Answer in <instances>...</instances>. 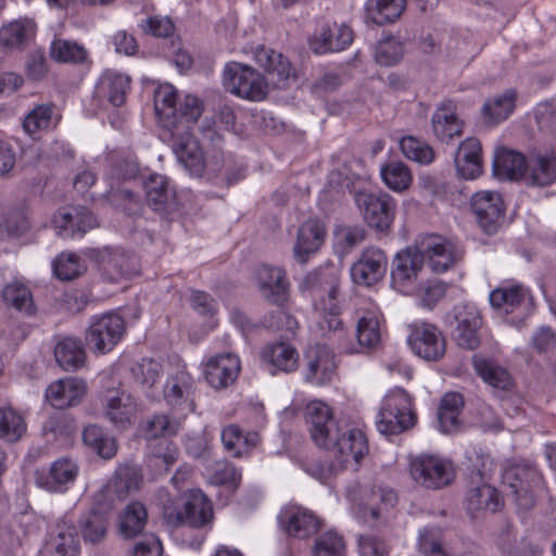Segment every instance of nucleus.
Returning <instances> with one entry per match:
<instances>
[{
    "label": "nucleus",
    "instance_id": "4",
    "mask_svg": "<svg viewBox=\"0 0 556 556\" xmlns=\"http://www.w3.org/2000/svg\"><path fill=\"white\" fill-rule=\"evenodd\" d=\"M141 481L142 476L136 465L118 466L109 482L93 494V502L100 510L110 511L131 492L137 491Z\"/></svg>",
    "mask_w": 556,
    "mask_h": 556
},
{
    "label": "nucleus",
    "instance_id": "21",
    "mask_svg": "<svg viewBox=\"0 0 556 556\" xmlns=\"http://www.w3.org/2000/svg\"><path fill=\"white\" fill-rule=\"evenodd\" d=\"M193 393L194 380L185 370H178L175 375L169 376L163 388L166 403L185 414L192 413L195 409Z\"/></svg>",
    "mask_w": 556,
    "mask_h": 556
},
{
    "label": "nucleus",
    "instance_id": "58",
    "mask_svg": "<svg viewBox=\"0 0 556 556\" xmlns=\"http://www.w3.org/2000/svg\"><path fill=\"white\" fill-rule=\"evenodd\" d=\"M34 24L29 21H15L0 29V43L7 48L21 47L33 34Z\"/></svg>",
    "mask_w": 556,
    "mask_h": 556
},
{
    "label": "nucleus",
    "instance_id": "41",
    "mask_svg": "<svg viewBox=\"0 0 556 556\" xmlns=\"http://www.w3.org/2000/svg\"><path fill=\"white\" fill-rule=\"evenodd\" d=\"M424 265L422 255L418 249H407L399 252L393 261L391 277L394 285L405 287L416 279Z\"/></svg>",
    "mask_w": 556,
    "mask_h": 556
},
{
    "label": "nucleus",
    "instance_id": "46",
    "mask_svg": "<svg viewBox=\"0 0 556 556\" xmlns=\"http://www.w3.org/2000/svg\"><path fill=\"white\" fill-rule=\"evenodd\" d=\"M472 361L477 374L489 386L500 390H508L513 386L509 372L494 361L480 355H475Z\"/></svg>",
    "mask_w": 556,
    "mask_h": 556
},
{
    "label": "nucleus",
    "instance_id": "63",
    "mask_svg": "<svg viewBox=\"0 0 556 556\" xmlns=\"http://www.w3.org/2000/svg\"><path fill=\"white\" fill-rule=\"evenodd\" d=\"M202 103L194 96H186L178 110L177 128L173 131H189V123H195L202 114Z\"/></svg>",
    "mask_w": 556,
    "mask_h": 556
},
{
    "label": "nucleus",
    "instance_id": "42",
    "mask_svg": "<svg viewBox=\"0 0 556 556\" xmlns=\"http://www.w3.org/2000/svg\"><path fill=\"white\" fill-rule=\"evenodd\" d=\"M106 513L100 510L93 503V507L79 517L78 526L85 544L94 546L105 540L109 528V522L104 517Z\"/></svg>",
    "mask_w": 556,
    "mask_h": 556
},
{
    "label": "nucleus",
    "instance_id": "62",
    "mask_svg": "<svg viewBox=\"0 0 556 556\" xmlns=\"http://www.w3.org/2000/svg\"><path fill=\"white\" fill-rule=\"evenodd\" d=\"M135 380L143 388L150 389L162 374V365L153 358H142L131 368Z\"/></svg>",
    "mask_w": 556,
    "mask_h": 556
},
{
    "label": "nucleus",
    "instance_id": "52",
    "mask_svg": "<svg viewBox=\"0 0 556 556\" xmlns=\"http://www.w3.org/2000/svg\"><path fill=\"white\" fill-rule=\"evenodd\" d=\"M380 175L386 186L395 192L407 190L413 182L410 169L399 161H392L381 166Z\"/></svg>",
    "mask_w": 556,
    "mask_h": 556
},
{
    "label": "nucleus",
    "instance_id": "20",
    "mask_svg": "<svg viewBox=\"0 0 556 556\" xmlns=\"http://www.w3.org/2000/svg\"><path fill=\"white\" fill-rule=\"evenodd\" d=\"M52 226L62 238L83 237L97 226V219L86 207H66L53 215Z\"/></svg>",
    "mask_w": 556,
    "mask_h": 556
},
{
    "label": "nucleus",
    "instance_id": "61",
    "mask_svg": "<svg viewBox=\"0 0 556 556\" xmlns=\"http://www.w3.org/2000/svg\"><path fill=\"white\" fill-rule=\"evenodd\" d=\"M179 421L172 420L165 414H154L143 427V434L148 440L173 435L178 432Z\"/></svg>",
    "mask_w": 556,
    "mask_h": 556
},
{
    "label": "nucleus",
    "instance_id": "59",
    "mask_svg": "<svg viewBox=\"0 0 556 556\" xmlns=\"http://www.w3.org/2000/svg\"><path fill=\"white\" fill-rule=\"evenodd\" d=\"M87 269L85 262L75 253H61L53 262V271L61 280H72Z\"/></svg>",
    "mask_w": 556,
    "mask_h": 556
},
{
    "label": "nucleus",
    "instance_id": "22",
    "mask_svg": "<svg viewBox=\"0 0 556 556\" xmlns=\"http://www.w3.org/2000/svg\"><path fill=\"white\" fill-rule=\"evenodd\" d=\"M427 262L429 268L434 273H444L457 261L454 245L445 238L431 235L425 238L417 248Z\"/></svg>",
    "mask_w": 556,
    "mask_h": 556
},
{
    "label": "nucleus",
    "instance_id": "14",
    "mask_svg": "<svg viewBox=\"0 0 556 556\" xmlns=\"http://www.w3.org/2000/svg\"><path fill=\"white\" fill-rule=\"evenodd\" d=\"M470 205L481 229L489 235L495 233L505 215L502 194L492 190L477 191Z\"/></svg>",
    "mask_w": 556,
    "mask_h": 556
},
{
    "label": "nucleus",
    "instance_id": "34",
    "mask_svg": "<svg viewBox=\"0 0 556 556\" xmlns=\"http://www.w3.org/2000/svg\"><path fill=\"white\" fill-rule=\"evenodd\" d=\"M261 359L266 368L275 375L276 371L292 372L299 366V353L289 343L268 344L261 352Z\"/></svg>",
    "mask_w": 556,
    "mask_h": 556
},
{
    "label": "nucleus",
    "instance_id": "36",
    "mask_svg": "<svg viewBox=\"0 0 556 556\" xmlns=\"http://www.w3.org/2000/svg\"><path fill=\"white\" fill-rule=\"evenodd\" d=\"M154 110L161 126L168 130L177 128L178 109L177 91L170 84H163L153 93Z\"/></svg>",
    "mask_w": 556,
    "mask_h": 556
},
{
    "label": "nucleus",
    "instance_id": "55",
    "mask_svg": "<svg viewBox=\"0 0 556 556\" xmlns=\"http://www.w3.org/2000/svg\"><path fill=\"white\" fill-rule=\"evenodd\" d=\"M51 58L59 63H83L87 58L86 49L71 40L54 39L50 47Z\"/></svg>",
    "mask_w": 556,
    "mask_h": 556
},
{
    "label": "nucleus",
    "instance_id": "37",
    "mask_svg": "<svg viewBox=\"0 0 556 556\" xmlns=\"http://www.w3.org/2000/svg\"><path fill=\"white\" fill-rule=\"evenodd\" d=\"M254 58L275 86H283L290 77L291 64L281 53L270 48L260 47L255 50Z\"/></svg>",
    "mask_w": 556,
    "mask_h": 556
},
{
    "label": "nucleus",
    "instance_id": "25",
    "mask_svg": "<svg viewBox=\"0 0 556 556\" xmlns=\"http://www.w3.org/2000/svg\"><path fill=\"white\" fill-rule=\"evenodd\" d=\"M353 37V30L345 24H326L315 33L309 47L316 54L339 52L352 43Z\"/></svg>",
    "mask_w": 556,
    "mask_h": 556
},
{
    "label": "nucleus",
    "instance_id": "7",
    "mask_svg": "<svg viewBox=\"0 0 556 556\" xmlns=\"http://www.w3.org/2000/svg\"><path fill=\"white\" fill-rule=\"evenodd\" d=\"M355 203L367 225L379 231L389 229L395 217L396 202L384 191H357Z\"/></svg>",
    "mask_w": 556,
    "mask_h": 556
},
{
    "label": "nucleus",
    "instance_id": "11",
    "mask_svg": "<svg viewBox=\"0 0 556 556\" xmlns=\"http://www.w3.org/2000/svg\"><path fill=\"white\" fill-rule=\"evenodd\" d=\"M91 256L96 258L102 278L109 282H119L139 273L136 255L118 248L92 250Z\"/></svg>",
    "mask_w": 556,
    "mask_h": 556
},
{
    "label": "nucleus",
    "instance_id": "9",
    "mask_svg": "<svg viewBox=\"0 0 556 556\" xmlns=\"http://www.w3.org/2000/svg\"><path fill=\"white\" fill-rule=\"evenodd\" d=\"M304 418L312 441L320 448L329 450L340 432L331 407L323 401H311L304 410Z\"/></svg>",
    "mask_w": 556,
    "mask_h": 556
},
{
    "label": "nucleus",
    "instance_id": "35",
    "mask_svg": "<svg viewBox=\"0 0 556 556\" xmlns=\"http://www.w3.org/2000/svg\"><path fill=\"white\" fill-rule=\"evenodd\" d=\"M490 303L500 313L508 315L523 308L530 301V291L522 285L501 286L490 293Z\"/></svg>",
    "mask_w": 556,
    "mask_h": 556
},
{
    "label": "nucleus",
    "instance_id": "49",
    "mask_svg": "<svg viewBox=\"0 0 556 556\" xmlns=\"http://www.w3.org/2000/svg\"><path fill=\"white\" fill-rule=\"evenodd\" d=\"M467 505L470 511L489 510L495 513L502 505L498 492L488 483L471 488L467 493Z\"/></svg>",
    "mask_w": 556,
    "mask_h": 556
},
{
    "label": "nucleus",
    "instance_id": "32",
    "mask_svg": "<svg viewBox=\"0 0 556 556\" xmlns=\"http://www.w3.org/2000/svg\"><path fill=\"white\" fill-rule=\"evenodd\" d=\"M325 237L326 229L320 220L311 218L302 224L293 249L295 260L300 263H306L309 255L319 250Z\"/></svg>",
    "mask_w": 556,
    "mask_h": 556
},
{
    "label": "nucleus",
    "instance_id": "33",
    "mask_svg": "<svg viewBox=\"0 0 556 556\" xmlns=\"http://www.w3.org/2000/svg\"><path fill=\"white\" fill-rule=\"evenodd\" d=\"M457 174L464 179H476L483 172L482 147L477 138H467L455 155Z\"/></svg>",
    "mask_w": 556,
    "mask_h": 556
},
{
    "label": "nucleus",
    "instance_id": "8",
    "mask_svg": "<svg viewBox=\"0 0 556 556\" xmlns=\"http://www.w3.org/2000/svg\"><path fill=\"white\" fill-rule=\"evenodd\" d=\"M125 331V320L116 313L93 316L86 332V342L97 354H105L119 342Z\"/></svg>",
    "mask_w": 556,
    "mask_h": 556
},
{
    "label": "nucleus",
    "instance_id": "12",
    "mask_svg": "<svg viewBox=\"0 0 556 556\" xmlns=\"http://www.w3.org/2000/svg\"><path fill=\"white\" fill-rule=\"evenodd\" d=\"M337 372L336 355L327 345H309L304 353L302 376L306 383L324 387L333 381Z\"/></svg>",
    "mask_w": 556,
    "mask_h": 556
},
{
    "label": "nucleus",
    "instance_id": "24",
    "mask_svg": "<svg viewBox=\"0 0 556 556\" xmlns=\"http://www.w3.org/2000/svg\"><path fill=\"white\" fill-rule=\"evenodd\" d=\"M173 525H187L193 528H202L213 519V507L208 498L200 490L189 491L184 504V509L178 511L175 519L167 516Z\"/></svg>",
    "mask_w": 556,
    "mask_h": 556
},
{
    "label": "nucleus",
    "instance_id": "5",
    "mask_svg": "<svg viewBox=\"0 0 556 556\" xmlns=\"http://www.w3.org/2000/svg\"><path fill=\"white\" fill-rule=\"evenodd\" d=\"M502 482L514 497L516 505L523 510L535 504V492L542 485V477L535 467L529 464H516L502 473Z\"/></svg>",
    "mask_w": 556,
    "mask_h": 556
},
{
    "label": "nucleus",
    "instance_id": "47",
    "mask_svg": "<svg viewBox=\"0 0 556 556\" xmlns=\"http://www.w3.org/2000/svg\"><path fill=\"white\" fill-rule=\"evenodd\" d=\"M83 441L86 446L104 459L113 458L118 448L116 440L96 425H89L84 429Z\"/></svg>",
    "mask_w": 556,
    "mask_h": 556
},
{
    "label": "nucleus",
    "instance_id": "27",
    "mask_svg": "<svg viewBox=\"0 0 556 556\" xmlns=\"http://www.w3.org/2000/svg\"><path fill=\"white\" fill-rule=\"evenodd\" d=\"M431 127L435 138L448 143L463 135L464 123L457 116L456 104L451 100L443 101L433 112Z\"/></svg>",
    "mask_w": 556,
    "mask_h": 556
},
{
    "label": "nucleus",
    "instance_id": "48",
    "mask_svg": "<svg viewBox=\"0 0 556 556\" xmlns=\"http://www.w3.org/2000/svg\"><path fill=\"white\" fill-rule=\"evenodd\" d=\"M517 92L507 89L503 93L489 99L482 108V114L490 124H498L505 121L515 109Z\"/></svg>",
    "mask_w": 556,
    "mask_h": 556
},
{
    "label": "nucleus",
    "instance_id": "19",
    "mask_svg": "<svg viewBox=\"0 0 556 556\" xmlns=\"http://www.w3.org/2000/svg\"><path fill=\"white\" fill-rule=\"evenodd\" d=\"M256 281L261 295L267 302L282 306L288 301L290 283L282 268L262 264L256 269Z\"/></svg>",
    "mask_w": 556,
    "mask_h": 556
},
{
    "label": "nucleus",
    "instance_id": "28",
    "mask_svg": "<svg viewBox=\"0 0 556 556\" xmlns=\"http://www.w3.org/2000/svg\"><path fill=\"white\" fill-rule=\"evenodd\" d=\"M86 393V383L78 378H64L52 382L46 390V400L55 408L64 409L78 404Z\"/></svg>",
    "mask_w": 556,
    "mask_h": 556
},
{
    "label": "nucleus",
    "instance_id": "26",
    "mask_svg": "<svg viewBox=\"0 0 556 556\" xmlns=\"http://www.w3.org/2000/svg\"><path fill=\"white\" fill-rule=\"evenodd\" d=\"M80 544L72 520L62 519L50 534L45 556H79Z\"/></svg>",
    "mask_w": 556,
    "mask_h": 556
},
{
    "label": "nucleus",
    "instance_id": "6",
    "mask_svg": "<svg viewBox=\"0 0 556 556\" xmlns=\"http://www.w3.org/2000/svg\"><path fill=\"white\" fill-rule=\"evenodd\" d=\"M397 501L396 492L389 485L372 484L363 491L361 502L353 506V513L359 522L374 527L387 519Z\"/></svg>",
    "mask_w": 556,
    "mask_h": 556
},
{
    "label": "nucleus",
    "instance_id": "30",
    "mask_svg": "<svg viewBox=\"0 0 556 556\" xmlns=\"http://www.w3.org/2000/svg\"><path fill=\"white\" fill-rule=\"evenodd\" d=\"M147 204L155 212L169 213L176 208V195L166 176L152 174L143 181Z\"/></svg>",
    "mask_w": 556,
    "mask_h": 556
},
{
    "label": "nucleus",
    "instance_id": "31",
    "mask_svg": "<svg viewBox=\"0 0 556 556\" xmlns=\"http://www.w3.org/2000/svg\"><path fill=\"white\" fill-rule=\"evenodd\" d=\"M280 522L285 532L293 538L304 539L317 532L319 521L316 516L300 506H289L281 510Z\"/></svg>",
    "mask_w": 556,
    "mask_h": 556
},
{
    "label": "nucleus",
    "instance_id": "56",
    "mask_svg": "<svg viewBox=\"0 0 556 556\" xmlns=\"http://www.w3.org/2000/svg\"><path fill=\"white\" fill-rule=\"evenodd\" d=\"M26 431V422L21 414L11 407L0 408V438L15 442Z\"/></svg>",
    "mask_w": 556,
    "mask_h": 556
},
{
    "label": "nucleus",
    "instance_id": "43",
    "mask_svg": "<svg viewBox=\"0 0 556 556\" xmlns=\"http://www.w3.org/2000/svg\"><path fill=\"white\" fill-rule=\"evenodd\" d=\"M556 180V160L547 154L531 155L528 160L525 181L529 186L545 187Z\"/></svg>",
    "mask_w": 556,
    "mask_h": 556
},
{
    "label": "nucleus",
    "instance_id": "51",
    "mask_svg": "<svg viewBox=\"0 0 556 556\" xmlns=\"http://www.w3.org/2000/svg\"><path fill=\"white\" fill-rule=\"evenodd\" d=\"M2 298L7 305L31 316L36 312L29 288L18 281L8 283L2 290Z\"/></svg>",
    "mask_w": 556,
    "mask_h": 556
},
{
    "label": "nucleus",
    "instance_id": "15",
    "mask_svg": "<svg viewBox=\"0 0 556 556\" xmlns=\"http://www.w3.org/2000/svg\"><path fill=\"white\" fill-rule=\"evenodd\" d=\"M408 344L416 355L427 361H438L445 353V341L441 331L428 323L412 326Z\"/></svg>",
    "mask_w": 556,
    "mask_h": 556
},
{
    "label": "nucleus",
    "instance_id": "50",
    "mask_svg": "<svg viewBox=\"0 0 556 556\" xmlns=\"http://www.w3.org/2000/svg\"><path fill=\"white\" fill-rule=\"evenodd\" d=\"M319 281V277L317 274L308 275L305 279V283L309 285L312 295L314 298H319L320 303L319 307L324 312L329 313V318L327 319L328 327L330 329L337 330L342 321L338 317V305H337V286L332 283L327 291V299H324L321 295V290L316 283Z\"/></svg>",
    "mask_w": 556,
    "mask_h": 556
},
{
    "label": "nucleus",
    "instance_id": "40",
    "mask_svg": "<svg viewBox=\"0 0 556 556\" xmlns=\"http://www.w3.org/2000/svg\"><path fill=\"white\" fill-rule=\"evenodd\" d=\"M129 89L130 77L113 70L105 71L97 86L98 93L114 106H121L125 103Z\"/></svg>",
    "mask_w": 556,
    "mask_h": 556
},
{
    "label": "nucleus",
    "instance_id": "45",
    "mask_svg": "<svg viewBox=\"0 0 556 556\" xmlns=\"http://www.w3.org/2000/svg\"><path fill=\"white\" fill-rule=\"evenodd\" d=\"M527 164L528 160L521 153L513 150H503L496 155L493 168L495 175L500 178L509 180L522 178L525 180Z\"/></svg>",
    "mask_w": 556,
    "mask_h": 556
},
{
    "label": "nucleus",
    "instance_id": "38",
    "mask_svg": "<svg viewBox=\"0 0 556 556\" xmlns=\"http://www.w3.org/2000/svg\"><path fill=\"white\" fill-rule=\"evenodd\" d=\"M356 339L358 349L350 353H359L376 349L381 341L380 315L377 311H364L356 323Z\"/></svg>",
    "mask_w": 556,
    "mask_h": 556
},
{
    "label": "nucleus",
    "instance_id": "53",
    "mask_svg": "<svg viewBox=\"0 0 556 556\" xmlns=\"http://www.w3.org/2000/svg\"><path fill=\"white\" fill-rule=\"evenodd\" d=\"M56 123L53 105L38 104L25 116L23 128L27 134L34 135L53 128Z\"/></svg>",
    "mask_w": 556,
    "mask_h": 556
},
{
    "label": "nucleus",
    "instance_id": "60",
    "mask_svg": "<svg viewBox=\"0 0 556 556\" xmlns=\"http://www.w3.org/2000/svg\"><path fill=\"white\" fill-rule=\"evenodd\" d=\"M346 548L342 535L328 531L318 535L313 546L314 556H345Z\"/></svg>",
    "mask_w": 556,
    "mask_h": 556
},
{
    "label": "nucleus",
    "instance_id": "17",
    "mask_svg": "<svg viewBox=\"0 0 556 556\" xmlns=\"http://www.w3.org/2000/svg\"><path fill=\"white\" fill-rule=\"evenodd\" d=\"M388 260L378 248H366L355 261L350 274L354 283L370 287L380 281L387 271Z\"/></svg>",
    "mask_w": 556,
    "mask_h": 556
},
{
    "label": "nucleus",
    "instance_id": "2",
    "mask_svg": "<svg viewBox=\"0 0 556 556\" xmlns=\"http://www.w3.org/2000/svg\"><path fill=\"white\" fill-rule=\"evenodd\" d=\"M409 473L418 485L429 490L445 488L455 478L454 465L448 458L427 453L410 458Z\"/></svg>",
    "mask_w": 556,
    "mask_h": 556
},
{
    "label": "nucleus",
    "instance_id": "44",
    "mask_svg": "<svg viewBox=\"0 0 556 556\" xmlns=\"http://www.w3.org/2000/svg\"><path fill=\"white\" fill-rule=\"evenodd\" d=\"M405 5V0H367L365 20L376 25L394 23L402 15Z\"/></svg>",
    "mask_w": 556,
    "mask_h": 556
},
{
    "label": "nucleus",
    "instance_id": "18",
    "mask_svg": "<svg viewBox=\"0 0 556 556\" xmlns=\"http://www.w3.org/2000/svg\"><path fill=\"white\" fill-rule=\"evenodd\" d=\"M241 363L235 353H220L207 358L204 364V378L215 390H224L238 378Z\"/></svg>",
    "mask_w": 556,
    "mask_h": 556
},
{
    "label": "nucleus",
    "instance_id": "29",
    "mask_svg": "<svg viewBox=\"0 0 556 556\" xmlns=\"http://www.w3.org/2000/svg\"><path fill=\"white\" fill-rule=\"evenodd\" d=\"M103 412L112 424L125 428L137 412V403L125 390H110L104 397Z\"/></svg>",
    "mask_w": 556,
    "mask_h": 556
},
{
    "label": "nucleus",
    "instance_id": "23",
    "mask_svg": "<svg viewBox=\"0 0 556 556\" xmlns=\"http://www.w3.org/2000/svg\"><path fill=\"white\" fill-rule=\"evenodd\" d=\"M78 473V465L71 458L62 457L54 460L47 472L37 471L36 482L49 492L63 493L74 484Z\"/></svg>",
    "mask_w": 556,
    "mask_h": 556
},
{
    "label": "nucleus",
    "instance_id": "16",
    "mask_svg": "<svg viewBox=\"0 0 556 556\" xmlns=\"http://www.w3.org/2000/svg\"><path fill=\"white\" fill-rule=\"evenodd\" d=\"M173 151L190 175L201 177L208 163L200 142L190 131H170Z\"/></svg>",
    "mask_w": 556,
    "mask_h": 556
},
{
    "label": "nucleus",
    "instance_id": "13",
    "mask_svg": "<svg viewBox=\"0 0 556 556\" xmlns=\"http://www.w3.org/2000/svg\"><path fill=\"white\" fill-rule=\"evenodd\" d=\"M329 451L332 452L334 470L357 469L359 462L368 453L367 438L359 429H349L336 435Z\"/></svg>",
    "mask_w": 556,
    "mask_h": 556
},
{
    "label": "nucleus",
    "instance_id": "64",
    "mask_svg": "<svg viewBox=\"0 0 556 556\" xmlns=\"http://www.w3.org/2000/svg\"><path fill=\"white\" fill-rule=\"evenodd\" d=\"M419 551L427 556H446L442 548V532L439 528H425L419 532Z\"/></svg>",
    "mask_w": 556,
    "mask_h": 556
},
{
    "label": "nucleus",
    "instance_id": "57",
    "mask_svg": "<svg viewBox=\"0 0 556 556\" xmlns=\"http://www.w3.org/2000/svg\"><path fill=\"white\" fill-rule=\"evenodd\" d=\"M400 149L404 156L421 165H428L434 160L433 149L414 136H405L400 140Z\"/></svg>",
    "mask_w": 556,
    "mask_h": 556
},
{
    "label": "nucleus",
    "instance_id": "39",
    "mask_svg": "<svg viewBox=\"0 0 556 556\" xmlns=\"http://www.w3.org/2000/svg\"><path fill=\"white\" fill-rule=\"evenodd\" d=\"M54 357L65 371H76L85 366L87 354L80 339L65 337L55 344Z\"/></svg>",
    "mask_w": 556,
    "mask_h": 556
},
{
    "label": "nucleus",
    "instance_id": "54",
    "mask_svg": "<svg viewBox=\"0 0 556 556\" xmlns=\"http://www.w3.org/2000/svg\"><path fill=\"white\" fill-rule=\"evenodd\" d=\"M146 507L139 503L134 502L129 504L119 521L121 533L125 538H132L139 534L147 523Z\"/></svg>",
    "mask_w": 556,
    "mask_h": 556
},
{
    "label": "nucleus",
    "instance_id": "3",
    "mask_svg": "<svg viewBox=\"0 0 556 556\" xmlns=\"http://www.w3.org/2000/svg\"><path fill=\"white\" fill-rule=\"evenodd\" d=\"M223 85L230 93L250 101L264 100L268 90V84L256 70L233 61L224 67Z\"/></svg>",
    "mask_w": 556,
    "mask_h": 556
},
{
    "label": "nucleus",
    "instance_id": "1",
    "mask_svg": "<svg viewBox=\"0 0 556 556\" xmlns=\"http://www.w3.org/2000/svg\"><path fill=\"white\" fill-rule=\"evenodd\" d=\"M416 419L409 394L404 389L396 388L384 396L376 426L383 434H399L412 428Z\"/></svg>",
    "mask_w": 556,
    "mask_h": 556
},
{
    "label": "nucleus",
    "instance_id": "10",
    "mask_svg": "<svg viewBox=\"0 0 556 556\" xmlns=\"http://www.w3.org/2000/svg\"><path fill=\"white\" fill-rule=\"evenodd\" d=\"M446 323L454 327L453 338L466 350H476L480 345L479 330L482 319L478 308L469 304H458L446 315Z\"/></svg>",
    "mask_w": 556,
    "mask_h": 556
}]
</instances>
